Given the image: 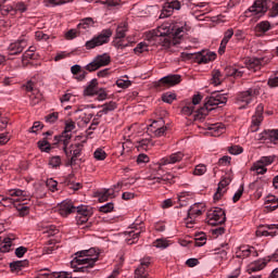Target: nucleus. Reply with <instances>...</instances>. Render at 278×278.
Listing matches in <instances>:
<instances>
[{
    "instance_id": "1",
    "label": "nucleus",
    "mask_w": 278,
    "mask_h": 278,
    "mask_svg": "<svg viewBox=\"0 0 278 278\" xmlns=\"http://www.w3.org/2000/svg\"><path fill=\"white\" fill-rule=\"evenodd\" d=\"M190 30V26L186 22H176L174 25L168 23H163L156 29H153L148 33V40H154L159 42L165 49H170L175 45L181 42V38L186 31Z\"/></svg>"
},
{
    "instance_id": "2",
    "label": "nucleus",
    "mask_w": 278,
    "mask_h": 278,
    "mask_svg": "<svg viewBox=\"0 0 278 278\" xmlns=\"http://www.w3.org/2000/svg\"><path fill=\"white\" fill-rule=\"evenodd\" d=\"M97 260H99L97 249L91 248L89 250H83L77 252L75 257L71 261V268H73L74 273L88 274L91 268H94Z\"/></svg>"
},
{
    "instance_id": "3",
    "label": "nucleus",
    "mask_w": 278,
    "mask_h": 278,
    "mask_svg": "<svg viewBox=\"0 0 278 278\" xmlns=\"http://www.w3.org/2000/svg\"><path fill=\"white\" fill-rule=\"evenodd\" d=\"M8 194L11 198H3L2 201H8L9 203H13L20 216H27V214H29V207L25 205L17 206L16 203H20L23 201H29V199H31V193L21 189H11L8 191Z\"/></svg>"
},
{
    "instance_id": "4",
    "label": "nucleus",
    "mask_w": 278,
    "mask_h": 278,
    "mask_svg": "<svg viewBox=\"0 0 278 278\" xmlns=\"http://www.w3.org/2000/svg\"><path fill=\"white\" fill-rule=\"evenodd\" d=\"M110 38H112V29H104L98 36L86 41L85 49L90 51L91 49H97V47L108 45V42H110Z\"/></svg>"
},
{
    "instance_id": "5",
    "label": "nucleus",
    "mask_w": 278,
    "mask_h": 278,
    "mask_svg": "<svg viewBox=\"0 0 278 278\" xmlns=\"http://www.w3.org/2000/svg\"><path fill=\"white\" fill-rule=\"evenodd\" d=\"M205 212L204 203H194L188 210V217L185 218V224L188 229H192L194 227V220L198 216H201Z\"/></svg>"
},
{
    "instance_id": "6",
    "label": "nucleus",
    "mask_w": 278,
    "mask_h": 278,
    "mask_svg": "<svg viewBox=\"0 0 278 278\" xmlns=\"http://www.w3.org/2000/svg\"><path fill=\"white\" fill-rule=\"evenodd\" d=\"M110 62H112V56H110L109 53L98 54L91 63L85 66V68L86 71H89V73H92L99 71V68L103 66L110 65Z\"/></svg>"
},
{
    "instance_id": "7",
    "label": "nucleus",
    "mask_w": 278,
    "mask_h": 278,
    "mask_svg": "<svg viewBox=\"0 0 278 278\" xmlns=\"http://www.w3.org/2000/svg\"><path fill=\"white\" fill-rule=\"evenodd\" d=\"M268 12V0H256L253 5L245 11L247 16H264Z\"/></svg>"
},
{
    "instance_id": "8",
    "label": "nucleus",
    "mask_w": 278,
    "mask_h": 278,
    "mask_svg": "<svg viewBox=\"0 0 278 278\" xmlns=\"http://www.w3.org/2000/svg\"><path fill=\"white\" fill-rule=\"evenodd\" d=\"M206 220L213 227H216V225H223L226 220L225 211L220 207H215L208 211Z\"/></svg>"
},
{
    "instance_id": "9",
    "label": "nucleus",
    "mask_w": 278,
    "mask_h": 278,
    "mask_svg": "<svg viewBox=\"0 0 278 278\" xmlns=\"http://www.w3.org/2000/svg\"><path fill=\"white\" fill-rule=\"evenodd\" d=\"M225 103H227V97L225 94L212 93L211 97L205 99L204 108L208 112H212L217 105H225Z\"/></svg>"
},
{
    "instance_id": "10",
    "label": "nucleus",
    "mask_w": 278,
    "mask_h": 278,
    "mask_svg": "<svg viewBox=\"0 0 278 278\" xmlns=\"http://www.w3.org/2000/svg\"><path fill=\"white\" fill-rule=\"evenodd\" d=\"M275 162L273 156H262L258 161L254 162L251 170L256 173V175H266L268 168L266 166H270Z\"/></svg>"
},
{
    "instance_id": "11",
    "label": "nucleus",
    "mask_w": 278,
    "mask_h": 278,
    "mask_svg": "<svg viewBox=\"0 0 278 278\" xmlns=\"http://www.w3.org/2000/svg\"><path fill=\"white\" fill-rule=\"evenodd\" d=\"M181 160H184L182 152H175L168 156H164L155 164L156 170L160 172L162 168H164V166H168L170 164H178V162H181Z\"/></svg>"
},
{
    "instance_id": "12",
    "label": "nucleus",
    "mask_w": 278,
    "mask_h": 278,
    "mask_svg": "<svg viewBox=\"0 0 278 278\" xmlns=\"http://www.w3.org/2000/svg\"><path fill=\"white\" fill-rule=\"evenodd\" d=\"M180 83H181L180 75H168L161 78L155 84V87L159 88V90H166V88H173V86H177V84H180Z\"/></svg>"
},
{
    "instance_id": "13",
    "label": "nucleus",
    "mask_w": 278,
    "mask_h": 278,
    "mask_svg": "<svg viewBox=\"0 0 278 278\" xmlns=\"http://www.w3.org/2000/svg\"><path fill=\"white\" fill-rule=\"evenodd\" d=\"M278 233V224H270V225H262L256 229V236L257 238L270 236L271 238H275Z\"/></svg>"
},
{
    "instance_id": "14",
    "label": "nucleus",
    "mask_w": 278,
    "mask_h": 278,
    "mask_svg": "<svg viewBox=\"0 0 278 278\" xmlns=\"http://www.w3.org/2000/svg\"><path fill=\"white\" fill-rule=\"evenodd\" d=\"M255 98L249 90L242 91L237 96L236 103L239 108V110H247L249 108L250 103H253V100Z\"/></svg>"
},
{
    "instance_id": "15",
    "label": "nucleus",
    "mask_w": 278,
    "mask_h": 278,
    "mask_svg": "<svg viewBox=\"0 0 278 278\" xmlns=\"http://www.w3.org/2000/svg\"><path fill=\"white\" fill-rule=\"evenodd\" d=\"M166 129L167 128L164 125L163 118L152 122V124H150L148 127V131H150V134H153V136H156V138L164 136V134H166Z\"/></svg>"
},
{
    "instance_id": "16",
    "label": "nucleus",
    "mask_w": 278,
    "mask_h": 278,
    "mask_svg": "<svg viewBox=\"0 0 278 278\" xmlns=\"http://www.w3.org/2000/svg\"><path fill=\"white\" fill-rule=\"evenodd\" d=\"M257 257V251L251 245H240L235 251V256L239 260H245V257Z\"/></svg>"
},
{
    "instance_id": "17",
    "label": "nucleus",
    "mask_w": 278,
    "mask_h": 278,
    "mask_svg": "<svg viewBox=\"0 0 278 278\" xmlns=\"http://www.w3.org/2000/svg\"><path fill=\"white\" fill-rule=\"evenodd\" d=\"M92 211L86 205L77 206L76 223L77 225H86L88 218H90Z\"/></svg>"
},
{
    "instance_id": "18",
    "label": "nucleus",
    "mask_w": 278,
    "mask_h": 278,
    "mask_svg": "<svg viewBox=\"0 0 278 278\" xmlns=\"http://www.w3.org/2000/svg\"><path fill=\"white\" fill-rule=\"evenodd\" d=\"M84 149V141H81V137H76L75 142L71 146L68 150L67 157H79L81 155V150Z\"/></svg>"
},
{
    "instance_id": "19",
    "label": "nucleus",
    "mask_w": 278,
    "mask_h": 278,
    "mask_svg": "<svg viewBox=\"0 0 278 278\" xmlns=\"http://www.w3.org/2000/svg\"><path fill=\"white\" fill-rule=\"evenodd\" d=\"M25 47H27V39H18L9 46V53L10 55H18V53H23Z\"/></svg>"
},
{
    "instance_id": "20",
    "label": "nucleus",
    "mask_w": 278,
    "mask_h": 278,
    "mask_svg": "<svg viewBox=\"0 0 278 278\" xmlns=\"http://www.w3.org/2000/svg\"><path fill=\"white\" fill-rule=\"evenodd\" d=\"M76 210L77 207L73 205V202L71 200H65L59 204V214L64 218L70 214H73V212H75Z\"/></svg>"
},
{
    "instance_id": "21",
    "label": "nucleus",
    "mask_w": 278,
    "mask_h": 278,
    "mask_svg": "<svg viewBox=\"0 0 278 278\" xmlns=\"http://www.w3.org/2000/svg\"><path fill=\"white\" fill-rule=\"evenodd\" d=\"M71 138L73 134L62 132L60 136L54 137V144H63V150L66 155H68V144H71Z\"/></svg>"
},
{
    "instance_id": "22",
    "label": "nucleus",
    "mask_w": 278,
    "mask_h": 278,
    "mask_svg": "<svg viewBox=\"0 0 278 278\" xmlns=\"http://www.w3.org/2000/svg\"><path fill=\"white\" fill-rule=\"evenodd\" d=\"M231 38H233V28H228L224 33V37H223L219 48H218L219 55H223L225 53V51L227 49V45L229 43V40H231Z\"/></svg>"
},
{
    "instance_id": "23",
    "label": "nucleus",
    "mask_w": 278,
    "mask_h": 278,
    "mask_svg": "<svg viewBox=\"0 0 278 278\" xmlns=\"http://www.w3.org/2000/svg\"><path fill=\"white\" fill-rule=\"evenodd\" d=\"M140 233H142V226L135 228L134 230L126 231L125 236L127 244H136V242H138V238H140Z\"/></svg>"
},
{
    "instance_id": "24",
    "label": "nucleus",
    "mask_w": 278,
    "mask_h": 278,
    "mask_svg": "<svg viewBox=\"0 0 278 278\" xmlns=\"http://www.w3.org/2000/svg\"><path fill=\"white\" fill-rule=\"evenodd\" d=\"M152 184H161V185H165V184H175V176L170 173L161 175V176H156L153 178Z\"/></svg>"
},
{
    "instance_id": "25",
    "label": "nucleus",
    "mask_w": 278,
    "mask_h": 278,
    "mask_svg": "<svg viewBox=\"0 0 278 278\" xmlns=\"http://www.w3.org/2000/svg\"><path fill=\"white\" fill-rule=\"evenodd\" d=\"M98 199L100 203H103L110 199H116V193H114V189H103L98 193Z\"/></svg>"
},
{
    "instance_id": "26",
    "label": "nucleus",
    "mask_w": 278,
    "mask_h": 278,
    "mask_svg": "<svg viewBox=\"0 0 278 278\" xmlns=\"http://www.w3.org/2000/svg\"><path fill=\"white\" fill-rule=\"evenodd\" d=\"M247 73V70L244 67L236 68L232 66L225 68V75L227 77H242Z\"/></svg>"
},
{
    "instance_id": "27",
    "label": "nucleus",
    "mask_w": 278,
    "mask_h": 278,
    "mask_svg": "<svg viewBox=\"0 0 278 278\" xmlns=\"http://www.w3.org/2000/svg\"><path fill=\"white\" fill-rule=\"evenodd\" d=\"M268 256L263 258V260H258L254 263H252L250 265V273H257L260 270H264V268H266V264H268Z\"/></svg>"
},
{
    "instance_id": "28",
    "label": "nucleus",
    "mask_w": 278,
    "mask_h": 278,
    "mask_svg": "<svg viewBox=\"0 0 278 278\" xmlns=\"http://www.w3.org/2000/svg\"><path fill=\"white\" fill-rule=\"evenodd\" d=\"M60 247L58 245V242L55 240L50 239L43 247L42 255H51L52 253H55Z\"/></svg>"
},
{
    "instance_id": "29",
    "label": "nucleus",
    "mask_w": 278,
    "mask_h": 278,
    "mask_svg": "<svg viewBox=\"0 0 278 278\" xmlns=\"http://www.w3.org/2000/svg\"><path fill=\"white\" fill-rule=\"evenodd\" d=\"M90 27H94V21L91 17L81 20V22L77 25V29L80 34L88 31Z\"/></svg>"
},
{
    "instance_id": "30",
    "label": "nucleus",
    "mask_w": 278,
    "mask_h": 278,
    "mask_svg": "<svg viewBox=\"0 0 278 278\" xmlns=\"http://www.w3.org/2000/svg\"><path fill=\"white\" fill-rule=\"evenodd\" d=\"M99 83L97 81V79H92L89 85L86 87L84 94L86 97H94V94H97L98 90H99Z\"/></svg>"
},
{
    "instance_id": "31",
    "label": "nucleus",
    "mask_w": 278,
    "mask_h": 278,
    "mask_svg": "<svg viewBox=\"0 0 278 278\" xmlns=\"http://www.w3.org/2000/svg\"><path fill=\"white\" fill-rule=\"evenodd\" d=\"M265 207L267 212H275L278 207V199L275 195H268L265 200Z\"/></svg>"
},
{
    "instance_id": "32",
    "label": "nucleus",
    "mask_w": 278,
    "mask_h": 278,
    "mask_svg": "<svg viewBox=\"0 0 278 278\" xmlns=\"http://www.w3.org/2000/svg\"><path fill=\"white\" fill-rule=\"evenodd\" d=\"M223 81H225V75H223V73H220L219 70H213L211 84L213 86H220Z\"/></svg>"
},
{
    "instance_id": "33",
    "label": "nucleus",
    "mask_w": 278,
    "mask_h": 278,
    "mask_svg": "<svg viewBox=\"0 0 278 278\" xmlns=\"http://www.w3.org/2000/svg\"><path fill=\"white\" fill-rule=\"evenodd\" d=\"M208 129L212 134V136H220L222 134H225V124L223 123H216V124H211L208 126Z\"/></svg>"
},
{
    "instance_id": "34",
    "label": "nucleus",
    "mask_w": 278,
    "mask_h": 278,
    "mask_svg": "<svg viewBox=\"0 0 278 278\" xmlns=\"http://www.w3.org/2000/svg\"><path fill=\"white\" fill-rule=\"evenodd\" d=\"M13 242H14V239H12V238H4L0 242V251H1V253H10L12 251Z\"/></svg>"
},
{
    "instance_id": "35",
    "label": "nucleus",
    "mask_w": 278,
    "mask_h": 278,
    "mask_svg": "<svg viewBox=\"0 0 278 278\" xmlns=\"http://www.w3.org/2000/svg\"><path fill=\"white\" fill-rule=\"evenodd\" d=\"M195 56L199 60V64H207L208 62H213V60H216V53L208 52L206 55H203L201 53L195 54Z\"/></svg>"
},
{
    "instance_id": "36",
    "label": "nucleus",
    "mask_w": 278,
    "mask_h": 278,
    "mask_svg": "<svg viewBox=\"0 0 278 278\" xmlns=\"http://www.w3.org/2000/svg\"><path fill=\"white\" fill-rule=\"evenodd\" d=\"M113 47H115V49L117 50H123V49H127V47H129V40L125 39V38H114V40L112 41Z\"/></svg>"
},
{
    "instance_id": "37",
    "label": "nucleus",
    "mask_w": 278,
    "mask_h": 278,
    "mask_svg": "<svg viewBox=\"0 0 278 278\" xmlns=\"http://www.w3.org/2000/svg\"><path fill=\"white\" fill-rule=\"evenodd\" d=\"M260 68H262V61H260L258 59L250 60V63L248 64V66L244 67L245 72L252 71V73H257Z\"/></svg>"
},
{
    "instance_id": "38",
    "label": "nucleus",
    "mask_w": 278,
    "mask_h": 278,
    "mask_svg": "<svg viewBox=\"0 0 278 278\" xmlns=\"http://www.w3.org/2000/svg\"><path fill=\"white\" fill-rule=\"evenodd\" d=\"M255 29L258 34H266V31H270L271 29L270 22L263 21L256 25Z\"/></svg>"
},
{
    "instance_id": "39",
    "label": "nucleus",
    "mask_w": 278,
    "mask_h": 278,
    "mask_svg": "<svg viewBox=\"0 0 278 278\" xmlns=\"http://www.w3.org/2000/svg\"><path fill=\"white\" fill-rule=\"evenodd\" d=\"M262 88H264V83L257 81L253 87H251L250 89H248V91H249L250 94H252V97L255 99V97H257V96L261 94Z\"/></svg>"
},
{
    "instance_id": "40",
    "label": "nucleus",
    "mask_w": 278,
    "mask_h": 278,
    "mask_svg": "<svg viewBox=\"0 0 278 278\" xmlns=\"http://www.w3.org/2000/svg\"><path fill=\"white\" fill-rule=\"evenodd\" d=\"M27 266V262L25 261H15L10 264V268L12 273H20V270H23Z\"/></svg>"
},
{
    "instance_id": "41",
    "label": "nucleus",
    "mask_w": 278,
    "mask_h": 278,
    "mask_svg": "<svg viewBox=\"0 0 278 278\" xmlns=\"http://www.w3.org/2000/svg\"><path fill=\"white\" fill-rule=\"evenodd\" d=\"M153 247H155V249H168V247H170V241L164 238L156 239L153 242Z\"/></svg>"
},
{
    "instance_id": "42",
    "label": "nucleus",
    "mask_w": 278,
    "mask_h": 278,
    "mask_svg": "<svg viewBox=\"0 0 278 278\" xmlns=\"http://www.w3.org/2000/svg\"><path fill=\"white\" fill-rule=\"evenodd\" d=\"M42 233H45L46 236H48V238H51L53 236H58V233H60V230L58 229V227L50 225V226H46L43 228Z\"/></svg>"
},
{
    "instance_id": "43",
    "label": "nucleus",
    "mask_w": 278,
    "mask_h": 278,
    "mask_svg": "<svg viewBox=\"0 0 278 278\" xmlns=\"http://www.w3.org/2000/svg\"><path fill=\"white\" fill-rule=\"evenodd\" d=\"M264 186H266V181L258 178L254 182H252L251 188L256 190L260 193V197H262L261 190H264Z\"/></svg>"
},
{
    "instance_id": "44",
    "label": "nucleus",
    "mask_w": 278,
    "mask_h": 278,
    "mask_svg": "<svg viewBox=\"0 0 278 278\" xmlns=\"http://www.w3.org/2000/svg\"><path fill=\"white\" fill-rule=\"evenodd\" d=\"M173 12L175 10L165 2L160 18H168V16H173Z\"/></svg>"
},
{
    "instance_id": "45",
    "label": "nucleus",
    "mask_w": 278,
    "mask_h": 278,
    "mask_svg": "<svg viewBox=\"0 0 278 278\" xmlns=\"http://www.w3.org/2000/svg\"><path fill=\"white\" fill-rule=\"evenodd\" d=\"M207 173V166L205 164H199L194 167L193 175L201 177Z\"/></svg>"
},
{
    "instance_id": "46",
    "label": "nucleus",
    "mask_w": 278,
    "mask_h": 278,
    "mask_svg": "<svg viewBox=\"0 0 278 278\" xmlns=\"http://www.w3.org/2000/svg\"><path fill=\"white\" fill-rule=\"evenodd\" d=\"M114 110H116V102L111 101L102 105V110L100 111V114H108L109 112H114Z\"/></svg>"
},
{
    "instance_id": "47",
    "label": "nucleus",
    "mask_w": 278,
    "mask_h": 278,
    "mask_svg": "<svg viewBox=\"0 0 278 278\" xmlns=\"http://www.w3.org/2000/svg\"><path fill=\"white\" fill-rule=\"evenodd\" d=\"M93 157H94V160H97L98 162H103V160H105V157H108V153H105L103 149L98 148V149L93 152Z\"/></svg>"
},
{
    "instance_id": "48",
    "label": "nucleus",
    "mask_w": 278,
    "mask_h": 278,
    "mask_svg": "<svg viewBox=\"0 0 278 278\" xmlns=\"http://www.w3.org/2000/svg\"><path fill=\"white\" fill-rule=\"evenodd\" d=\"M28 8H29V2H23V1H20L14 5L15 12H21V13L27 12Z\"/></svg>"
},
{
    "instance_id": "49",
    "label": "nucleus",
    "mask_w": 278,
    "mask_h": 278,
    "mask_svg": "<svg viewBox=\"0 0 278 278\" xmlns=\"http://www.w3.org/2000/svg\"><path fill=\"white\" fill-rule=\"evenodd\" d=\"M191 198L192 192L190 191H182L177 197L179 203H186V201H190Z\"/></svg>"
},
{
    "instance_id": "50",
    "label": "nucleus",
    "mask_w": 278,
    "mask_h": 278,
    "mask_svg": "<svg viewBox=\"0 0 278 278\" xmlns=\"http://www.w3.org/2000/svg\"><path fill=\"white\" fill-rule=\"evenodd\" d=\"M38 148L40 151H43L45 153H49L51 151V143L47 141V139L38 141Z\"/></svg>"
},
{
    "instance_id": "51",
    "label": "nucleus",
    "mask_w": 278,
    "mask_h": 278,
    "mask_svg": "<svg viewBox=\"0 0 278 278\" xmlns=\"http://www.w3.org/2000/svg\"><path fill=\"white\" fill-rule=\"evenodd\" d=\"M207 242V238H205V233L197 235L194 247H203Z\"/></svg>"
},
{
    "instance_id": "52",
    "label": "nucleus",
    "mask_w": 278,
    "mask_h": 278,
    "mask_svg": "<svg viewBox=\"0 0 278 278\" xmlns=\"http://www.w3.org/2000/svg\"><path fill=\"white\" fill-rule=\"evenodd\" d=\"M134 51L137 55H140V53H144V51H149V45H147V42H140L137 45Z\"/></svg>"
},
{
    "instance_id": "53",
    "label": "nucleus",
    "mask_w": 278,
    "mask_h": 278,
    "mask_svg": "<svg viewBox=\"0 0 278 278\" xmlns=\"http://www.w3.org/2000/svg\"><path fill=\"white\" fill-rule=\"evenodd\" d=\"M262 124V117H252V125L250 127V130L255 132L260 130V125Z\"/></svg>"
},
{
    "instance_id": "54",
    "label": "nucleus",
    "mask_w": 278,
    "mask_h": 278,
    "mask_svg": "<svg viewBox=\"0 0 278 278\" xmlns=\"http://www.w3.org/2000/svg\"><path fill=\"white\" fill-rule=\"evenodd\" d=\"M149 277V273H147V268L146 267H138L135 270V278H147Z\"/></svg>"
},
{
    "instance_id": "55",
    "label": "nucleus",
    "mask_w": 278,
    "mask_h": 278,
    "mask_svg": "<svg viewBox=\"0 0 278 278\" xmlns=\"http://www.w3.org/2000/svg\"><path fill=\"white\" fill-rule=\"evenodd\" d=\"M49 164L52 166V168H58L59 166H62V157L60 155L50 157Z\"/></svg>"
},
{
    "instance_id": "56",
    "label": "nucleus",
    "mask_w": 278,
    "mask_h": 278,
    "mask_svg": "<svg viewBox=\"0 0 278 278\" xmlns=\"http://www.w3.org/2000/svg\"><path fill=\"white\" fill-rule=\"evenodd\" d=\"M175 99H177V96L175 93L166 92L162 96V101H164V103H173Z\"/></svg>"
},
{
    "instance_id": "57",
    "label": "nucleus",
    "mask_w": 278,
    "mask_h": 278,
    "mask_svg": "<svg viewBox=\"0 0 278 278\" xmlns=\"http://www.w3.org/2000/svg\"><path fill=\"white\" fill-rule=\"evenodd\" d=\"M243 151L244 149L240 146H231L228 148V153H230V155H240Z\"/></svg>"
},
{
    "instance_id": "58",
    "label": "nucleus",
    "mask_w": 278,
    "mask_h": 278,
    "mask_svg": "<svg viewBox=\"0 0 278 278\" xmlns=\"http://www.w3.org/2000/svg\"><path fill=\"white\" fill-rule=\"evenodd\" d=\"M125 34H127V26L125 24L119 25L116 29L115 38H125Z\"/></svg>"
},
{
    "instance_id": "59",
    "label": "nucleus",
    "mask_w": 278,
    "mask_h": 278,
    "mask_svg": "<svg viewBox=\"0 0 278 278\" xmlns=\"http://www.w3.org/2000/svg\"><path fill=\"white\" fill-rule=\"evenodd\" d=\"M46 186L51 192H58V182L53 178H49L46 182Z\"/></svg>"
},
{
    "instance_id": "60",
    "label": "nucleus",
    "mask_w": 278,
    "mask_h": 278,
    "mask_svg": "<svg viewBox=\"0 0 278 278\" xmlns=\"http://www.w3.org/2000/svg\"><path fill=\"white\" fill-rule=\"evenodd\" d=\"M193 113L194 106L192 103H189L182 108V114H185V116H192Z\"/></svg>"
},
{
    "instance_id": "61",
    "label": "nucleus",
    "mask_w": 278,
    "mask_h": 278,
    "mask_svg": "<svg viewBox=\"0 0 278 278\" xmlns=\"http://www.w3.org/2000/svg\"><path fill=\"white\" fill-rule=\"evenodd\" d=\"M61 103H68V101L75 102V96L73 93H64L60 98Z\"/></svg>"
},
{
    "instance_id": "62",
    "label": "nucleus",
    "mask_w": 278,
    "mask_h": 278,
    "mask_svg": "<svg viewBox=\"0 0 278 278\" xmlns=\"http://www.w3.org/2000/svg\"><path fill=\"white\" fill-rule=\"evenodd\" d=\"M96 94L98 96V101H105L108 99V91L104 88H98Z\"/></svg>"
},
{
    "instance_id": "63",
    "label": "nucleus",
    "mask_w": 278,
    "mask_h": 278,
    "mask_svg": "<svg viewBox=\"0 0 278 278\" xmlns=\"http://www.w3.org/2000/svg\"><path fill=\"white\" fill-rule=\"evenodd\" d=\"M75 129V122L70 121L65 123V127H64V134H73Z\"/></svg>"
},
{
    "instance_id": "64",
    "label": "nucleus",
    "mask_w": 278,
    "mask_h": 278,
    "mask_svg": "<svg viewBox=\"0 0 278 278\" xmlns=\"http://www.w3.org/2000/svg\"><path fill=\"white\" fill-rule=\"evenodd\" d=\"M54 278H72L73 275L68 271H59L53 275Z\"/></svg>"
}]
</instances>
